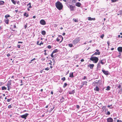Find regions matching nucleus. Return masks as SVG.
<instances>
[{
    "label": "nucleus",
    "instance_id": "5fc2aeb1",
    "mask_svg": "<svg viewBox=\"0 0 122 122\" xmlns=\"http://www.w3.org/2000/svg\"><path fill=\"white\" fill-rule=\"evenodd\" d=\"M7 56L8 57H9L10 56V54L8 53L7 54Z\"/></svg>",
    "mask_w": 122,
    "mask_h": 122
},
{
    "label": "nucleus",
    "instance_id": "a211bd4d",
    "mask_svg": "<svg viewBox=\"0 0 122 122\" xmlns=\"http://www.w3.org/2000/svg\"><path fill=\"white\" fill-rule=\"evenodd\" d=\"M88 20H95V18H92L91 17H88Z\"/></svg>",
    "mask_w": 122,
    "mask_h": 122
},
{
    "label": "nucleus",
    "instance_id": "6e6d98bb",
    "mask_svg": "<svg viewBox=\"0 0 122 122\" xmlns=\"http://www.w3.org/2000/svg\"><path fill=\"white\" fill-rule=\"evenodd\" d=\"M111 1L112 2H115L116 1V0H111Z\"/></svg>",
    "mask_w": 122,
    "mask_h": 122
},
{
    "label": "nucleus",
    "instance_id": "37998d69",
    "mask_svg": "<svg viewBox=\"0 0 122 122\" xmlns=\"http://www.w3.org/2000/svg\"><path fill=\"white\" fill-rule=\"evenodd\" d=\"M47 48L49 49H50L51 48V46L50 45H48L47 46Z\"/></svg>",
    "mask_w": 122,
    "mask_h": 122
},
{
    "label": "nucleus",
    "instance_id": "39448f33",
    "mask_svg": "<svg viewBox=\"0 0 122 122\" xmlns=\"http://www.w3.org/2000/svg\"><path fill=\"white\" fill-rule=\"evenodd\" d=\"M29 114L27 113L22 115L20 116V117L22 118H24L25 119H26L27 116L29 115Z\"/></svg>",
    "mask_w": 122,
    "mask_h": 122
},
{
    "label": "nucleus",
    "instance_id": "f03ea898",
    "mask_svg": "<svg viewBox=\"0 0 122 122\" xmlns=\"http://www.w3.org/2000/svg\"><path fill=\"white\" fill-rule=\"evenodd\" d=\"M90 60L93 62L95 63H97L99 59L98 57H96L92 56L90 58Z\"/></svg>",
    "mask_w": 122,
    "mask_h": 122
},
{
    "label": "nucleus",
    "instance_id": "7c9ffc66",
    "mask_svg": "<svg viewBox=\"0 0 122 122\" xmlns=\"http://www.w3.org/2000/svg\"><path fill=\"white\" fill-rule=\"evenodd\" d=\"M110 87L109 86H108L106 89V90H110Z\"/></svg>",
    "mask_w": 122,
    "mask_h": 122
},
{
    "label": "nucleus",
    "instance_id": "e2e57ef3",
    "mask_svg": "<svg viewBox=\"0 0 122 122\" xmlns=\"http://www.w3.org/2000/svg\"><path fill=\"white\" fill-rule=\"evenodd\" d=\"M107 43L108 45V46H109L110 45V43L109 42V41H108L107 42Z\"/></svg>",
    "mask_w": 122,
    "mask_h": 122
},
{
    "label": "nucleus",
    "instance_id": "473e14b6",
    "mask_svg": "<svg viewBox=\"0 0 122 122\" xmlns=\"http://www.w3.org/2000/svg\"><path fill=\"white\" fill-rule=\"evenodd\" d=\"M12 2L14 4V5H15L16 3V2L14 0H11Z\"/></svg>",
    "mask_w": 122,
    "mask_h": 122
},
{
    "label": "nucleus",
    "instance_id": "b1692460",
    "mask_svg": "<svg viewBox=\"0 0 122 122\" xmlns=\"http://www.w3.org/2000/svg\"><path fill=\"white\" fill-rule=\"evenodd\" d=\"M102 109L103 110V111H105L107 110V109H106V107L105 106H103L102 108Z\"/></svg>",
    "mask_w": 122,
    "mask_h": 122
},
{
    "label": "nucleus",
    "instance_id": "7ed1b4c3",
    "mask_svg": "<svg viewBox=\"0 0 122 122\" xmlns=\"http://www.w3.org/2000/svg\"><path fill=\"white\" fill-rule=\"evenodd\" d=\"M80 39L79 37L75 38L73 41V43L75 45L78 43L80 41Z\"/></svg>",
    "mask_w": 122,
    "mask_h": 122
},
{
    "label": "nucleus",
    "instance_id": "1a4fd4ad",
    "mask_svg": "<svg viewBox=\"0 0 122 122\" xmlns=\"http://www.w3.org/2000/svg\"><path fill=\"white\" fill-rule=\"evenodd\" d=\"M107 122H113V119L111 117H109L107 119Z\"/></svg>",
    "mask_w": 122,
    "mask_h": 122
},
{
    "label": "nucleus",
    "instance_id": "c85d7f7f",
    "mask_svg": "<svg viewBox=\"0 0 122 122\" xmlns=\"http://www.w3.org/2000/svg\"><path fill=\"white\" fill-rule=\"evenodd\" d=\"M4 3V2L3 1H0V5H3Z\"/></svg>",
    "mask_w": 122,
    "mask_h": 122
},
{
    "label": "nucleus",
    "instance_id": "c03bdc74",
    "mask_svg": "<svg viewBox=\"0 0 122 122\" xmlns=\"http://www.w3.org/2000/svg\"><path fill=\"white\" fill-rule=\"evenodd\" d=\"M27 24L26 23V24H25L24 26V28L25 29H26V27H27Z\"/></svg>",
    "mask_w": 122,
    "mask_h": 122
},
{
    "label": "nucleus",
    "instance_id": "69168bd1",
    "mask_svg": "<svg viewBox=\"0 0 122 122\" xmlns=\"http://www.w3.org/2000/svg\"><path fill=\"white\" fill-rule=\"evenodd\" d=\"M83 86V85H81L80 86V89H81V88Z\"/></svg>",
    "mask_w": 122,
    "mask_h": 122
},
{
    "label": "nucleus",
    "instance_id": "0eeeda50",
    "mask_svg": "<svg viewBox=\"0 0 122 122\" xmlns=\"http://www.w3.org/2000/svg\"><path fill=\"white\" fill-rule=\"evenodd\" d=\"M96 51H97V52H95L92 55V56H93L94 55H100V52H99V50H98L97 49L96 50Z\"/></svg>",
    "mask_w": 122,
    "mask_h": 122
},
{
    "label": "nucleus",
    "instance_id": "4d7b16f0",
    "mask_svg": "<svg viewBox=\"0 0 122 122\" xmlns=\"http://www.w3.org/2000/svg\"><path fill=\"white\" fill-rule=\"evenodd\" d=\"M52 63V62L51 61H50V63H48V64H50V65H52L51 64V63Z\"/></svg>",
    "mask_w": 122,
    "mask_h": 122
},
{
    "label": "nucleus",
    "instance_id": "393cba45",
    "mask_svg": "<svg viewBox=\"0 0 122 122\" xmlns=\"http://www.w3.org/2000/svg\"><path fill=\"white\" fill-rule=\"evenodd\" d=\"M24 15L25 16H26V17H28L29 16L28 14L26 12L24 14Z\"/></svg>",
    "mask_w": 122,
    "mask_h": 122
},
{
    "label": "nucleus",
    "instance_id": "412c9836",
    "mask_svg": "<svg viewBox=\"0 0 122 122\" xmlns=\"http://www.w3.org/2000/svg\"><path fill=\"white\" fill-rule=\"evenodd\" d=\"M87 82L86 81H84L82 83V85L84 86V85H87Z\"/></svg>",
    "mask_w": 122,
    "mask_h": 122
},
{
    "label": "nucleus",
    "instance_id": "f257e3e1",
    "mask_svg": "<svg viewBox=\"0 0 122 122\" xmlns=\"http://www.w3.org/2000/svg\"><path fill=\"white\" fill-rule=\"evenodd\" d=\"M55 5L56 8L59 10H61L63 7L62 3L59 1L56 3Z\"/></svg>",
    "mask_w": 122,
    "mask_h": 122
},
{
    "label": "nucleus",
    "instance_id": "aec40b11",
    "mask_svg": "<svg viewBox=\"0 0 122 122\" xmlns=\"http://www.w3.org/2000/svg\"><path fill=\"white\" fill-rule=\"evenodd\" d=\"M75 92V91L74 90H73L71 91H70L69 92V93L70 94H73Z\"/></svg>",
    "mask_w": 122,
    "mask_h": 122
},
{
    "label": "nucleus",
    "instance_id": "6ab92c4d",
    "mask_svg": "<svg viewBox=\"0 0 122 122\" xmlns=\"http://www.w3.org/2000/svg\"><path fill=\"white\" fill-rule=\"evenodd\" d=\"M94 90L97 91H99V89L98 86H97L94 89Z\"/></svg>",
    "mask_w": 122,
    "mask_h": 122
},
{
    "label": "nucleus",
    "instance_id": "58836bf2",
    "mask_svg": "<svg viewBox=\"0 0 122 122\" xmlns=\"http://www.w3.org/2000/svg\"><path fill=\"white\" fill-rule=\"evenodd\" d=\"M68 45L69 46L71 47L73 46V45L71 44H69Z\"/></svg>",
    "mask_w": 122,
    "mask_h": 122
},
{
    "label": "nucleus",
    "instance_id": "cd10ccee",
    "mask_svg": "<svg viewBox=\"0 0 122 122\" xmlns=\"http://www.w3.org/2000/svg\"><path fill=\"white\" fill-rule=\"evenodd\" d=\"M6 89L7 87H5V86L2 87V90H6Z\"/></svg>",
    "mask_w": 122,
    "mask_h": 122
},
{
    "label": "nucleus",
    "instance_id": "dca6fc26",
    "mask_svg": "<svg viewBox=\"0 0 122 122\" xmlns=\"http://www.w3.org/2000/svg\"><path fill=\"white\" fill-rule=\"evenodd\" d=\"M9 20L8 19H6L5 20V22L6 24H8L9 23Z\"/></svg>",
    "mask_w": 122,
    "mask_h": 122
},
{
    "label": "nucleus",
    "instance_id": "de8ad7c7",
    "mask_svg": "<svg viewBox=\"0 0 122 122\" xmlns=\"http://www.w3.org/2000/svg\"><path fill=\"white\" fill-rule=\"evenodd\" d=\"M86 79H87L86 76H84L83 78L82 79L85 80Z\"/></svg>",
    "mask_w": 122,
    "mask_h": 122
},
{
    "label": "nucleus",
    "instance_id": "2f4dec72",
    "mask_svg": "<svg viewBox=\"0 0 122 122\" xmlns=\"http://www.w3.org/2000/svg\"><path fill=\"white\" fill-rule=\"evenodd\" d=\"M10 17V16L9 15H6L5 16V17L6 19H8L7 18Z\"/></svg>",
    "mask_w": 122,
    "mask_h": 122
},
{
    "label": "nucleus",
    "instance_id": "72a5a7b5",
    "mask_svg": "<svg viewBox=\"0 0 122 122\" xmlns=\"http://www.w3.org/2000/svg\"><path fill=\"white\" fill-rule=\"evenodd\" d=\"M36 59L35 58L33 59L30 60V62H29V63H30L32 62V61L35 60Z\"/></svg>",
    "mask_w": 122,
    "mask_h": 122
},
{
    "label": "nucleus",
    "instance_id": "79ce46f5",
    "mask_svg": "<svg viewBox=\"0 0 122 122\" xmlns=\"http://www.w3.org/2000/svg\"><path fill=\"white\" fill-rule=\"evenodd\" d=\"M53 54H54V53L52 52V53H51V57L52 58L54 57V56L53 55Z\"/></svg>",
    "mask_w": 122,
    "mask_h": 122
},
{
    "label": "nucleus",
    "instance_id": "a878e982",
    "mask_svg": "<svg viewBox=\"0 0 122 122\" xmlns=\"http://www.w3.org/2000/svg\"><path fill=\"white\" fill-rule=\"evenodd\" d=\"M27 6H28V8H31V3H29V4H27Z\"/></svg>",
    "mask_w": 122,
    "mask_h": 122
},
{
    "label": "nucleus",
    "instance_id": "ea45409f",
    "mask_svg": "<svg viewBox=\"0 0 122 122\" xmlns=\"http://www.w3.org/2000/svg\"><path fill=\"white\" fill-rule=\"evenodd\" d=\"M61 79L63 81H64L66 80V78L65 77H64L62 78Z\"/></svg>",
    "mask_w": 122,
    "mask_h": 122
},
{
    "label": "nucleus",
    "instance_id": "774afa93",
    "mask_svg": "<svg viewBox=\"0 0 122 122\" xmlns=\"http://www.w3.org/2000/svg\"><path fill=\"white\" fill-rule=\"evenodd\" d=\"M51 94H53V92L52 91H51Z\"/></svg>",
    "mask_w": 122,
    "mask_h": 122
},
{
    "label": "nucleus",
    "instance_id": "9d476101",
    "mask_svg": "<svg viewBox=\"0 0 122 122\" xmlns=\"http://www.w3.org/2000/svg\"><path fill=\"white\" fill-rule=\"evenodd\" d=\"M70 10L71 11H73L74 10V6L72 5H70L69 7Z\"/></svg>",
    "mask_w": 122,
    "mask_h": 122
},
{
    "label": "nucleus",
    "instance_id": "3c124183",
    "mask_svg": "<svg viewBox=\"0 0 122 122\" xmlns=\"http://www.w3.org/2000/svg\"><path fill=\"white\" fill-rule=\"evenodd\" d=\"M12 107V106L11 105H9L8 106V108H11Z\"/></svg>",
    "mask_w": 122,
    "mask_h": 122
},
{
    "label": "nucleus",
    "instance_id": "338daca9",
    "mask_svg": "<svg viewBox=\"0 0 122 122\" xmlns=\"http://www.w3.org/2000/svg\"><path fill=\"white\" fill-rule=\"evenodd\" d=\"M14 28H16V26L15 25H14Z\"/></svg>",
    "mask_w": 122,
    "mask_h": 122
},
{
    "label": "nucleus",
    "instance_id": "6e6552de",
    "mask_svg": "<svg viewBox=\"0 0 122 122\" xmlns=\"http://www.w3.org/2000/svg\"><path fill=\"white\" fill-rule=\"evenodd\" d=\"M102 71L105 75H108L109 74V73L108 71H106L104 69H102Z\"/></svg>",
    "mask_w": 122,
    "mask_h": 122
},
{
    "label": "nucleus",
    "instance_id": "bf43d9fd",
    "mask_svg": "<svg viewBox=\"0 0 122 122\" xmlns=\"http://www.w3.org/2000/svg\"><path fill=\"white\" fill-rule=\"evenodd\" d=\"M117 122H122V121L120 120H117Z\"/></svg>",
    "mask_w": 122,
    "mask_h": 122
},
{
    "label": "nucleus",
    "instance_id": "864d4df0",
    "mask_svg": "<svg viewBox=\"0 0 122 122\" xmlns=\"http://www.w3.org/2000/svg\"><path fill=\"white\" fill-rule=\"evenodd\" d=\"M17 47L19 48H20V45H17Z\"/></svg>",
    "mask_w": 122,
    "mask_h": 122
},
{
    "label": "nucleus",
    "instance_id": "9b49d317",
    "mask_svg": "<svg viewBox=\"0 0 122 122\" xmlns=\"http://www.w3.org/2000/svg\"><path fill=\"white\" fill-rule=\"evenodd\" d=\"M88 67H89L91 69H92L94 66V65L93 64H90L87 66Z\"/></svg>",
    "mask_w": 122,
    "mask_h": 122
},
{
    "label": "nucleus",
    "instance_id": "4468645a",
    "mask_svg": "<svg viewBox=\"0 0 122 122\" xmlns=\"http://www.w3.org/2000/svg\"><path fill=\"white\" fill-rule=\"evenodd\" d=\"M104 61V60H99V62L100 63V64H101L102 65H103L105 63V62H104L103 61Z\"/></svg>",
    "mask_w": 122,
    "mask_h": 122
},
{
    "label": "nucleus",
    "instance_id": "f8f14e48",
    "mask_svg": "<svg viewBox=\"0 0 122 122\" xmlns=\"http://www.w3.org/2000/svg\"><path fill=\"white\" fill-rule=\"evenodd\" d=\"M118 51L119 52H122V47H119L117 49Z\"/></svg>",
    "mask_w": 122,
    "mask_h": 122
},
{
    "label": "nucleus",
    "instance_id": "a18cd8bd",
    "mask_svg": "<svg viewBox=\"0 0 122 122\" xmlns=\"http://www.w3.org/2000/svg\"><path fill=\"white\" fill-rule=\"evenodd\" d=\"M45 59L44 58H42L41 59V61H45Z\"/></svg>",
    "mask_w": 122,
    "mask_h": 122
},
{
    "label": "nucleus",
    "instance_id": "a19ab883",
    "mask_svg": "<svg viewBox=\"0 0 122 122\" xmlns=\"http://www.w3.org/2000/svg\"><path fill=\"white\" fill-rule=\"evenodd\" d=\"M50 69V68L48 67H47L45 69V70L46 71H48Z\"/></svg>",
    "mask_w": 122,
    "mask_h": 122
},
{
    "label": "nucleus",
    "instance_id": "bb28decb",
    "mask_svg": "<svg viewBox=\"0 0 122 122\" xmlns=\"http://www.w3.org/2000/svg\"><path fill=\"white\" fill-rule=\"evenodd\" d=\"M107 107L109 108L110 109H112L113 108V107L112 106V105H108L107 106Z\"/></svg>",
    "mask_w": 122,
    "mask_h": 122
},
{
    "label": "nucleus",
    "instance_id": "052dcab7",
    "mask_svg": "<svg viewBox=\"0 0 122 122\" xmlns=\"http://www.w3.org/2000/svg\"><path fill=\"white\" fill-rule=\"evenodd\" d=\"M39 41H37V44L38 45H39Z\"/></svg>",
    "mask_w": 122,
    "mask_h": 122
},
{
    "label": "nucleus",
    "instance_id": "4be33fe9",
    "mask_svg": "<svg viewBox=\"0 0 122 122\" xmlns=\"http://www.w3.org/2000/svg\"><path fill=\"white\" fill-rule=\"evenodd\" d=\"M58 50L57 49H55L52 52L54 53L58 52Z\"/></svg>",
    "mask_w": 122,
    "mask_h": 122
},
{
    "label": "nucleus",
    "instance_id": "f3484780",
    "mask_svg": "<svg viewBox=\"0 0 122 122\" xmlns=\"http://www.w3.org/2000/svg\"><path fill=\"white\" fill-rule=\"evenodd\" d=\"M101 66L100 65V63L98 62V63L97 64V67L98 68H101Z\"/></svg>",
    "mask_w": 122,
    "mask_h": 122
},
{
    "label": "nucleus",
    "instance_id": "603ef678",
    "mask_svg": "<svg viewBox=\"0 0 122 122\" xmlns=\"http://www.w3.org/2000/svg\"><path fill=\"white\" fill-rule=\"evenodd\" d=\"M76 107L77 108L79 109L80 107L79 105H77L76 106Z\"/></svg>",
    "mask_w": 122,
    "mask_h": 122
},
{
    "label": "nucleus",
    "instance_id": "8fccbe9b",
    "mask_svg": "<svg viewBox=\"0 0 122 122\" xmlns=\"http://www.w3.org/2000/svg\"><path fill=\"white\" fill-rule=\"evenodd\" d=\"M43 44V43L42 41H41V42L39 44V45L40 46H41V45H42Z\"/></svg>",
    "mask_w": 122,
    "mask_h": 122
},
{
    "label": "nucleus",
    "instance_id": "c9c22d12",
    "mask_svg": "<svg viewBox=\"0 0 122 122\" xmlns=\"http://www.w3.org/2000/svg\"><path fill=\"white\" fill-rule=\"evenodd\" d=\"M118 13H119V14L120 15H122V10H120L118 12Z\"/></svg>",
    "mask_w": 122,
    "mask_h": 122
},
{
    "label": "nucleus",
    "instance_id": "13d9d810",
    "mask_svg": "<svg viewBox=\"0 0 122 122\" xmlns=\"http://www.w3.org/2000/svg\"><path fill=\"white\" fill-rule=\"evenodd\" d=\"M110 114V112H109L108 111L107 113V114L108 115H109Z\"/></svg>",
    "mask_w": 122,
    "mask_h": 122
},
{
    "label": "nucleus",
    "instance_id": "20e7f679",
    "mask_svg": "<svg viewBox=\"0 0 122 122\" xmlns=\"http://www.w3.org/2000/svg\"><path fill=\"white\" fill-rule=\"evenodd\" d=\"M63 40V38L61 36H59L56 39V41H60L61 42Z\"/></svg>",
    "mask_w": 122,
    "mask_h": 122
},
{
    "label": "nucleus",
    "instance_id": "4c0bfd02",
    "mask_svg": "<svg viewBox=\"0 0 122 122\" xmlns=\"http://www.w3.org/2000/svg\"><path fill=\"white\" fill-rule=\"evenodd\" d=\"M104 34H102V35H101L100 36V37L102 38V39H103V38L104 37Z\"/></svg>",
    "mask_w": 122,
    "mask_h": 122
},
{
    "label": "nucleus",
    "instance_id": "e433bc0d",
    "mask_svg": "<svg viewBox=\"0 0 122 122\" xmlns=\"http://www.w3.org/2000/svg\"><path fill=\"white\" fill-rule=\"evenodd\" d=\"M12 99L11 98H10V99H8L7 100V101L8 102H10L11 101V100H12Z\"/></svg>",
    "mask_w": 122,
    "mask_h": 122
},
{
    "label": "nucleus",
    "instance_id": "5701e85b",
    "mask_svg": "<svg viewBox=\"0 0 122 122\" xmlns=\"http://www.w3.org/2000/svg\"><path fill=\"white\" fill-rule=\"evenodd\" d=\"M42 34L43 35H45L46 34V32L44 30H42L41 32Z\"/></svg>",
    "mask_w": 122,
    "mask_h": 122
},
{
    "label": "nucleus",
    "instance_id": "c756f323",
    "mask_svg": "<svg viewBox=\"0 0 122 122\" xmlns=\"http://www.w3.org/2000/svg\"><path fill=\"white\" fill-rule=\"evenodd\" d=\"M11 85V83H7V87H10Z\"/></svg>",
    "mask_w": 122,
    "mask_h": 122
},
{
    "label": "nucleus",
    "instance_id": "ddd939ff",
    "mask_svg": "<svg viewBox=\"0 0 122 122\" xmlns=\"http://www.w3.org/2000/svg\"><path fill=\"white\" fill-rule=\"evenodd\" d=\"M81 5V4L79 2L76 3L75 4L78 7H80Z\"/></svg>",
    "mask_w": 122,
    "mask_h": 122
},
{
    "label": "nucleus",
    "instance_id": "09e8293b",
    "mask_svg": "<svg viewBox=\"0 0 122 122\" xmlns=\"http://www.w3.org/2000/svg\"><path fill=\"white\" fill-rule=\"evenodd\" d=\"M121 87V85H119L118 86V88L120 89V88Z\"/></svg>",
    "mask_w": 122,
    "mask_h": 122
},
{
    "label": "nucleus",
    "instance_id": "0e129e2a",
    "mask_svg": "<svg viewBox=\"0 0 122 122\" xmlns=\"http://www.w3.org/2000/svg\"><path fill=\"white\" fill-rule=\"evenodd\" d=\"M88 43V42H87V41H86L84 43V44H86L87 43Z\"/></svg>",
    "mask_w": 122,
    "mask_h": 122
},
{
    "label": "nucleus",
    "instance_id": "423d86ee",
    "mask_svg": "<svg viewBox=\"0 0 122 122\" xmlns=\"http://www.w3.org/2000/svg\"><path fill=\"white\" fill-rule=\"evenodd\" d=\"M40 24L42 25H45L46 24V23L45 21L44 20H41L40 21Z\"/></svg>",
    "mask_w": 122,
    "mask_h": 122
},
{
    "label": "nucleus",
    "instance_id": "680f3d73",
    "mask_svg": "<svg viewBox=\"0 0 122 122\" xmlns=\"http://www.w3.org/2000/svg\"><path fill=\"white\" fill-rule=\"evenodd\" d=\"M81 62H82L84 61V60L83 59H82L81 60Z\"/></svg>",
    "mask_w": 122,
    "mask_h": 122
},
{
    "label": "nucleus",
    "instance_id": "2eb2a0df",
    "mask_svg": "<svg viewBox=\"0 0 122 122\" xmlns=\"http://www.w3.org/2000/svg\"><path fill=\"white\" fill-rule=\"evenodd\" d=\"M70 75H69V77H70L72 78L74 77V76H73V72H71L70 73Z\"/></svg>",
    "mask_w": 122,
    "mask_h": 122
},
{
    "label": "nucleus",
    "instance_id": "f704fd0d",
    "mask_svg": "<svg viewBox=\"0 0 122 122\" xmlns=\"http://www.w3.org/2000/svg\"><path fill=\"white\" fill-rule=\"evenodd\" d=\"M67 84L66 83H65L64 84V85L63 86V87L64 88H65L67 85Z\"/></svg>",
    "mask_w": 122,
    "mask_h": 122
},
{
    "label": "nucleus",
    "instance_id": "49530a36",
    "mask_svg": "<svg viewBox=\"0 0 122 122\" xmlns=\"http://www.w3.org/2000/svg\"><path fill=\"white\" fill-rule=\"evenodd\" d=\"M73 20H74V21L75 22H78L77 20L76 19H73Z\"/></svg>",
    "mask_w": 122,
    "mask_h": 122
}]
</instances>
